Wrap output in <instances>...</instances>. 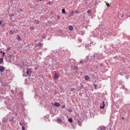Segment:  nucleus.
Masks as SVG:
<instances>
[{"instance_id": "nucleus-20", "label": "nucleus", "mask_w": 130, "mask_h": 130, "mask_svg": "<svg viewBox=\"0 0 130 130\" xmlns=\"http://www.w3.org/2000/svg\"><path fill=\"white\" fill-rule=\"evenodd\" d=\"M103 106H104V107H105V103L104 102H103Z\"/></svg>"}, {"instance_id": "nucleus-17", "label": "nucleus", "mask_w": 130, "mask_h": 130, "mask_svg": "<svg viewBox=\"0 0 130 130\" xmlns=\"http://www.w3.org/2000/svg\"><path fill=\"white\" fill-rule=\"evenodd\" d=\"M91 12H92V11H91V10H88L87 11V13H88V14H91Z\"/></svg>"}, {"instance_id": "nucleus-29", "label": "nucleus", "mask_w": 130, "mask_h": 130, "mask_svg": "<svg viewBox=\"0 0 130 130\" xmlns=\"http://www.w3.org/2000/svg\"><path fill=\"white\" fill-rule=\"evenodd\" d=\"M42 37H43V38L44 39H45V38H46V36H43Z\"/></svg>"}, {"instance_id": "nucleus-2", "label": "nucleus", "mask_w": 130, "mask_h": 130, "mask_svg": "<svg viewBox=\"0 0 130 130\" xmlns=\"http://www.w3.org/2000/svg\"><path fill=\"white\" fill-rule=\"evenodd\" d=\"M42 45H43V44L39 43V44H36L35 45V47H39V49H41V47H42Z\"/></svg>"}, {"instance_id": "nucleus-23", "label": "nucleus", "mask_w": 130, "mask_h": 130, "mask_svg": "<svg viewBox=\"0 0 130 130\" xmlns=\"http://www.w3.org/2000/svg\"><path fill=\"white\" fill-rule=\"evenodd\" d=\"M100 109H104V106H101V107H100Z\"/></svg>"}, {"instance_id": "nucleus-33", "label": "nucleus", "mask_w": 130, "mask_h": 130, "mask_svg": "<svg viewBox=\"0 0 130 130\" xmlns=\"http://www.w3.org/2000/svg\"><path fill=\"white\" fill-rule=\"evenodd\" d=\"M94 87L96 88L97 87V85H94Z\"/></svg>"}, {"instance_id": "nucleus-12", "label": "nucleus", "mask_w": 130, "mask_h": 130, "mask_svg": "<svg viewBox=\"0 0 130 130\" xmlns=\"http://www.w3.org/2000/svg\"><path fill=\"white\" fill-rule=\"evenodd\" d=\"M35 22L36 23V24L37 25H38V24H39V20H35Z\"/></svg>"}, {"instance_id": "nucleus-38", "label": "nucleus", "mask_w": 130, "mask_h": 130, "mask_svg": "<svg viewBox=\"0 0 130 130\" xmlns=\"http://www.w3.org/2000/svg\"><path fill=\"white\" fill-rule=\"evenodd\" d=\"M9 49H7V50H9Z\"/></svg>"}, {"instance_id": "nucleus-5", "label": "nucleus", "mask_w": 130, "mask_h": 130, "mask_svg": "<svg viewBox=\"0 0 130 130\" xmlns=\"http://www.w3.org/2000/svg\"><path fill=\"white\" fill-rule=\"evenodd\" d=\"M54 106L59 107V106H60V104H59V103L55 102V103L54 104Z\"/></svg>"}, {"instance_id": "nucleus-27", "label": "nucleus", "mask_w": 130, "mask_h": 130, "mask_svg": "<svg viewBox=\"0 0 130 130\" xmlns=\"http://www.w3.org/2000/svg\"><path fill=\"white\" fill-rule=\"evenodd\" d=\"M94 58H95V55H93L92 58V59H94Z\"/></svg>"}, {"instance_id": "nucleus-39", "label": "nucleus", "mask_w": 130, "mask_h": 130, "mask_svg": "<svg viewBox=\"0 0 130 130\" xmlns=\"http://www.w3.org/2000/svg\"><path fill=\"white\" fill-rule=\"evenodd\" d=\"M45 50H46V49H45Z\"/></svg>"}, {"instance_id": "nucleus-25", "label": "nucleus", "mask_w": 130, "mask_h": 130, "mask_svg": "<svg viewBox=\"0 0 130 130\" xmlns=\"http://www.w3.org/2000/svg\"><path fill=\"white\" fill-rule=\"evenodd\" d=\"M22 130H25V127H24V126H22Z\"/></svg>"}, {"instance_id": "nucleus-22", "label": "nucleus", "mask_w": 130, "mask_h": 130, "mask_svg": "<svg viewBox=\"0 0 130 130\" xmlns=\"http://www.w3.org/2000/svg\"><path fill=\"white\" fill-rule=\"evenodd\" d=\"M17 40H21V37H17Z\"/></svg>"}, {"instance_id": "nucleus-30", "label": "nucleus", "mask_w": 130, "mask_h": 130, "mask_svg": "<svg viewBox=\"0 0 130 130\" xmlns=\"http://www.w3.org/2000/svg\"><path fill=\"white\" fill-rule=\"evenodd\" d=\"M3 56H5V52L3 53Z\"/></svg>"}, {"instance_id": "nucleus-9", "label": "nucleus", "mask_w": 130, "mask_h": 130, "mask_svg": "<svg viewBox=\"0 0 130 130\" xmlns=\"http://www.w3.org/2000/svg\"><path fill=\"white\" fill-rule=\"evenodd\" d=\"M69 29L70 31H73L74 30V27L73 26H69Z\"/></svg>"}, {"instance_id": "nucleus-4", "label": "nucleus", "mask_w": 130, "mask_h": 130, "mask_svg": "<svg viewBox=\"0 0 130 130\" xmlns=\"http://www.w3.org/2000/svg\"><path fill=\"white\" fill-rule=\"evenodd\" d=\"M6 70V68L4 66H0V72L3 73Z\"/></svg>"}, {"instance_id": "nucleus-7", "label": "nucleus", "mask_w": 130, "mask_h": 130, "mask_svg": "<svg viewBox=\"0 0 130 130\" xmlns=\"http://www.w3.org/2000/svg\"><path fill=\"white\" fill-rule=\"evenodd\" d=\"M100 129L101 130H106V127L104 126H102L100 127Z\"/></svg>"}, {"instance_id": "nucleus-37", "label": "nucleus", "mask_w": 130, "mask_h": 130, "mask_svg": "<svg viewBox=\"0 0 130 130\" xmlns=\"http://www.w3.org/2000/svg\"><path fill=\"white\" fill-rule=\"evenodd\" d=\"M80 63H82V61L80 62Z\"/></svg>"}, {"instance_id": "nucleus-36", "label": "nucleus", "mask_w": 130, "mask_h": 130, "mask_svg": "<svg viewBox=\"0 0 130 130\" xmlns=\"http://www.w3.org/2000/svg\"><path fill=\"white\" fill-rule=\"evenodd\" d=\"M76 14H78V11H76Z\"/></svg>"}, {"instance_id": "nucleus-34", "label": "nucleus", "mask_w": 130, "mask_h": 130, "mask_svg": "<svg viewBox=\"0 0 130 130\" xmlns=\"http://www.w3.org/2000/svg\"><path fill=\"white\" fill-rule=\"evenodd\" d=\"M69 112H72V110H69Z\"/></svg>"}, {"instance_id": "nucleus-8", "label": "nucleus", "mask_w": 130, "mask_h": 130, "mask_svg": "<svg viewBox=\"0 0 130 130\" xmlns=\"http://www.w3.org/2000/svg\"><path fill=\"white\" fill-rule=\"evenodd\" d=\"M74 13L75 12L74 11L71 12L69 15V17H73Z\"/></svg>"}, {"instance_id": "nucleus-19", "label": "nucleus", "mask_w": 130, "mask_h": 130, "mask_svg": "<svg viewBox=\"0 0 130 130\" xmlns=\"http://www.w3.org/2000/svg\"><path fill=\"white\" fill-rule=\"evenodd\" d=\"M43 1H44V0H37V2L39 3V2H43Z\"/></svg>"}, {"instance_id": "nucleus-26", "label": "nucleus", "mask_w": 130, "mask_h": 130, "mask_svg": "<svg viewBox=\"0 0 130 130\" xmlns=\"http://www.w3.org/2000/svg\"><path fill=\"white\" fill-rule=\"evenodd\" d=\"M49 5H52V2H49Z\"/></svg>"}, {"instance_id": "nucleus-28", "label": "nucleus", "mask_w": 130, "mask_h": 130, "mask_svg": "<svg viewBox=\"0 0 130 130\" xmlns=\"http://www.w3.org/2000/svg\"><path fill=\"white\" fill-rule=\"evenodd\" d=\"M62 108H63V109L66 108V106L65 105L62 106Z\"/></svg>"}, {"instance_id": "nucleus-32", "label": "nucleus", "mask_w": 130, "mask_h": 130, "mask_svg": "<svg viewBox=\"0 0 130 130\" xmlns=\"http://www.w3.org/2000/svg\"><path fill=\"white\" fill-rule=\"evenodd\" d=\"M8 57L9 58H10L9 59L11 60V56H9Z\"/></svg>"}, {"instance_id": "nucleus-10", "label": "nucleus", "mask_w": 130, "mask_h": 130, "mask_svg": "<svg viewBox=\"0 0 130 130\" xmlns=\"http://www.w3.org/2000/svg\"><path fill=\"white\" fill-rule=\"evenodd\" d=\"M56 121H57V123H61V119H57Z\"/></svg>"}, {"instance_id": "nucleus-31", "label": "nucleus", "mask_w": 130, "mask_h": 130, "mask_svg": "<svg viewBox=\"0 0 130 130\" xmlns=\"http://www.w3.org/2000/svg\"><path fill=\"white\" fill-rule=\"evenodd\" d=\"M11 17H14V14H11Z\"/></svg>"}, {"instance_id": "nucleus-18", "label": "nucleus", "mask_w": 130, "mask_h": 130, "mask_svg": "<svg viewBox=\"0 0 130 130\" xmlns=\"http://www.w3.org/2000/svg\"><path fill=\"white\" fill-rule=\"evenodd\" d=\"M105 3L107 5V7H110L109 3H107V2H105Z\"/></svg>"}, {"instance_id": "nucleus-40", "label": "nucleus", "mask_w": 130, "mask_h": 130, "mask_svg": "<svg viewBox=\"0 0 130 130\" xmlns=\"http://www.w3.org/2000/svg\"><path fill=\"white\" fill-rule=\"evenodd\" d=\"M123 118H123V117H122V119H123Z\"/></svg>"}, {"instance_id": "nucleus-1", "label": "nucleus", "mask_w": 130, "mask_h": 130, "mask_svg": "<svg viewBox=\"0 0 130 130\" xmlns=\"http://www.w3.org/2000/svg\"><path fill=\"white\" fill-rule=\"evenodd\" d=\"M59 78V74L56 73L54 74V75L53 76V79L54 80H57Z\"/></svg>"}, {"instance_id": "nucleus-21", "label": "nucleus", "mask_w": 130, "mask_h": 130, "mask_svg": "<svg viewBox=\"0 0 130 130\" xmlns=\"http://www.w3.org/2000/svg\"><path fill=\"white\" fill-rule=\"evenodd\" d=\"M10 34H14V32L12 31V30L10 31Z\"/></svg>"}, {"instance_id": "nucleus-24", "label": "nucleus", "mask_w": 130, "mask_h": 130, "mask_svg": "<svg viewBox=\"0 0 130 130\" xmlns=\"http://www.w3.org/2000/svg\"><path fill=\"white\" fill-rule=\"evenodd\" d=\"M3 24V20L0 21V25H2Z\"/></svg>"}, {"instance_id": "nucleus-11", "label": "nucleus", "mask_w": 130, "mask_h": 130, "mask_svg": "<svg viewBox=\"0 0 130 130\" xmlns=\"http://www.w3.org/2000/svg\"><path fill=\"white\" fill-rule=\"evenodd\" d=\"M29 30H35V27H34V26H30L29 27Z\"/></svg>"}, {"instance_id": "nucleus-3", "label": "nucleus", "mask_w": 130, "mask_h": 130, "mask_svg": "<svg viewBox=\"0 0 130 130\" xmlns=\"http://www.w3.org/2000/svg\"><path fill=\"white\" fill-rule=\"evenodd\" d=\"M31 73H32V70H31L30 69H27L26 70L27 75H28V76H30V75H31Z\"/></svg>"}, {"instance_id": "nucleus-6", "label": "nucleus", "mask_w": 130, "mask_h": 130, "mask_svg": "<svg viewBox=\"0 0 130 130\" xmlns=\"http://www.w3.org/2000/svg\"><path fill=\"white\" fill-rule=\"evenodd\" d=\"M84 79L85 81H89V80H90V77H89V76L88 75H86L84 77Z\"/></svg>"}, {"instance_id": "nucleus-14", "label": "nucleus", "mask_w": 130, "mask_h": 130, "mask_svg": "<svg viewBox=\"0 0 130 130\" xmlns=\"http://www.w3.org/2000/svg\"><path fill=\"white\" fill-rule=\"evenodd\" d=\"M3 61H4V59H3V58H0V64L3 63Z\"/></svg>"}, {"instance_id": "nucleus-16", "label": "nucleus", "mask_w": 130, "mask_h": 130, "mask_svg": "<svg viewBox=\"0 0 130 130\" xmlns=\"http://www.w3.org/2000/svg\"><path fill=\"white\" fill-rule=\"evenodd\" d=\"M75 90H76V89H75L74 88H71L70 91L73 92V91H75Z\"/></svg>"}, {"instance_id": "nucleus-15", "label": "nucleus", "mask_w": 130, "mask_h": 130, "mask_svg": "<svg viewBox=\"0 0 130 130\" xmlns=\"http://www.w3.org/2000/svg\"><path fill=\"white\" fill-rule=\"evenodd\" d=\"M62 13L63 14H66V10L64 9H62Z\"/></svg>"}, {"instance_id": "nucleus-35", "label": "nucleus", "mask_w": 130, "mask_h": 130, "mask_svg": "<svg viewBox=\"0 0 130 130\" xmlns=\"http://www.w3.org/2000/svg\"><path fill=\"white\" fill-rule=\"evenodd\" d=\"M1 53H3V51H1Z\"/></svg>"}, {"instance_id": "nucleus-13", "label": "nucleus", "mask_w": 130, "mask_h": 130, "mask_svg": "<svg viewBox=\"0 0 130 130\" xmlns=\"http://www.w3.org/2000/svg\"><path fill=\"white\" fill-rule=\"evenodd\" d=\"M68 121L71 123L73 122V119L72 118H69Z\"/></svg>"}]
</instances>
